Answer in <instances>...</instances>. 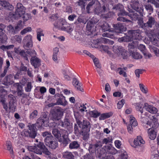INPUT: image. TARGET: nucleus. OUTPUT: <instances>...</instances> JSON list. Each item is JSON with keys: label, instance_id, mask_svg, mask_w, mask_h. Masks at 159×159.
Instances as JSON below:
<instances>
[{"label": "nucleus", "instance_id": "60", "mask_svg": "<svg viewBox=\"0 0 159 159\" xmlns=\"http://www.w3.org/2000/svg\"><path fill=\"white\" fill-rule=\"evenodd\" d=\"M106 11V10L104 11H103L101 13H100L99 14H101V15L102 16V17L103 18H105V19L107 20L108 18H111V13L110 12H108L106 14H104L103 13L105 12Z\"/></svg>", "mask_w": 159, "mask_h": 159}, {"label": "nucleus", "instance_id": "41", "mask_svg": "<svg viewBox=\"0 0 159 159\" xmlns=\"http://www.w3.org/2000/svg\"><path fill=\"white\" fill-rule=\"evenodd\" d=\"M62 130V129L60 130L59 131L57 129H53L52 132V133L56 138L58 139L61 137V135H62L61 133Z\"/></svg>", "mask_w": 159, "mask_h": 159}, {"label": "nucleus", "instance_id": "42", "mask_svg": "<svg viewBox=\"0 0 159 159\" xmlns=\"http://www.w3.org/2000/svg\"><path fill=\"white\" fill-rule=\"evenodd\" d=\"M80 146V144L76 141H73L70 143L69 148L70 149H77Z\"/></svg>", "mask_w": 159, "mask_h": 159}, {"label": "nucleus", "instance_id": "17", "mask_svg": "<svg viewBox=\"0 0 159 159\" xmlns=\"http://www.w3.org/2000/svg\"><path fill=\"white\" fill-rule=\"evenodd\" d=\"M102 147V143L100 141H97V143L94 144H90L89 148V152L92 153H96L98 152V149Z\"/></svg>", "mask_w": 159, "mask_h": 159}, {"label": "nucleus", "instance_id": "25", "mask_svg": "<svg viewBox=\"0 0 159 159\" xmlns=\"http://www.w3.org/2000/svg\"><path fill=\"white\" fill-rule=\"evenodd\" d=\"M138 49L143 53L146 59L150 58L152 57L150 53H147L146 49L145 46L143 44H140L138 47Z\"/></svg>", "mask_w": 159, "mask_h": 159}, {"label": "nucleus", "instance_id": "18", "mask_svg": "<svg viewBox=\"0 0 159 159\" xmlns=\"http://www.w3.org/2000/svg\"><path fill=\"white\" fill-rule=\"evenodd\" d=\"M36 53L34 50H27L25 52V55H24L23 58L25 60L28 61L30 57L34 58L36 57Z\"/></svg>", "mask_w": 159, "mask_h": 159}, {"label": "nucleus", "instance_id": "36", "mask_svg": "<svg viewBox=\"0 0 159 159\" xmlns=\"http://www.w3.org/2000/svg\"><path fill=\"white\" fill-rule=\"evenodd\" d=\"M113 113L112 112L103 113L100 114V116L99 118V120H104L105 119L108 118L113 115Z\"/></svg>", "mask_w": 159, "mask_h": 159}, {"label": "nucleus", "instance_id": "45", "mask_svg": "<svg viewBox=\"0 0 159 159\" xmlns=\"http://www.w3.org/2000/svg\"><path fill=\"white\" fill-rule=\"evenodd\" d=\"M6 146L7 150L10 151L11 157H13L14 156L13 155V151L12 148L11 143L9 141H7L6 143Z\"/></svg>", "mask_w": 159, "mask_h": 159}, {"label": "nucleus", "instance_id": "9", "mask_svg": "<svg viewBox=\"0 0 159 159\" xmlns=\"http://www.w3.org/2000/svg\"><path fill=\"white\" fill-rule=\"evenodd\" d=\"M7 95V91L3 88L0 89V102H1L3 108L7 112H8L7 104L5 103L6 97Z\"/></svg>", "mask_w": 159, "mask_h": 159}, {"label": "nucleus", "instance_id": "13", "mask_svg": "<svg viewBox=\"0 0 159 159\" xmlns=\"http://www.w3.org/2000/svg\"><path fill=\"white\" fill-rule=\"evenodd\" d=\"M128 34L130 41L133 40H139L141 39V36L139 30H129Z\"/></svg>", "mask_w": 159, "mask_h": 159}, {"label": "nucleus", "instance_id": "34", "mask_svg": "<svg viewBox=\"0 0 159 159\" xmlns=\"http://www.w3.org/2000/svg\"><path fill=\"white\" fill-rule=\"evenodd\" d=\"M123 48L120 46L115 45L113 47V51L117 55L120 56Z\"/></svg>", "mask_w": 159, "mask_h": 159}, {"label": "nucleus", "instance_id": "3", "mask_svg": "<svg viewBox=\"0 0 159 159\" xmlns=\"http://www.w3.org/2000/svg\"><path fill=\"white\" fill-rule=\"evenodd\" d=\"M77 122L79 127L81 129V132L83 136L84 139H88L89 137V133L91 127L90 123L86 120H83L82 121L78 120Z\"/></svg>", "mask_w": 159, "mask_h": 159}, {"label": "nucleus", "instance_id": "15", "mask_svg": "<svg viewBox=\"0 0 159 159\" xmlns=\"http://www.w3.org/2000/svg\"><path fill=\"white\" fill-rule=\"evenodd\" d=\"M23 46L25 49L31 48L33 46L32 36L30 34L25 36L23 40Z\"/></svg>", "mask_w": 159, "mask_h": 159}, {"label": "nucleus", "instance_id": "5", "mask_svg": "<svg viewBox=\"0 0 159 159\" xmlns=\"http://www.w3.org/2000/svg\"><path fill=\"white\" fill-rule=\"evenodd\" d=\"M93 6L94 8V11L97 14L101 13L105 10V7L104 5L102 7H101L100 4L98 0L92 1L89 2L86 7L87 12L90 13V7Z\"/></svg>", "mask_w": 159, "mask_h": 159}, {"label": "nucleus", "instance_id": "54", "mask_svg": "<svg viewBox=\"0 0 159 159\" xmlns=\"http://www.w3.org/2000/svg\"><path fill=\"white\" fill-rule=\"evenodd\" d=\"M118 41L120 42H129L130 41V39H129V35H127L126 36H124L119 39Z\"/></svg>", "mask_w": 159, "mask_h": 159}, {"label": "nucleus", "instance_id": "32", "mask_svg": "<svg viewBox=\"0 0 159 159\" xmlns=\"http://www.w3.org/2000/svg\"><path fill=\"white\" fill-rule=\"evenodd\" d=\"M64 22V23L63 24V25L61 28V30L69 32L72 31V29L70 25L67 23L66 20Z\"/></svg>", "mask_w": 159, "mask_h": 159}, {"label": "nucleus", "instance_id": "27", "mask_svg": "<svg viewBox=\"0 0 159 159\" xmlns=\"http://www.w3.org/2000/svg\"><path fill=\"white\" fill-rule=\"evenodd\" d=\"M101 27L104 32L108 31L109 32H113V29L111 28L108 23L106 22H104L103 24L101 25Z\"/></svg>", "mask_w": 159, "mask_h": 159}, {"label": "nucleus", "instance_id": "39", "mask_svg": "<svg viewBox=\"0 0 159 159\" xmlns=\"http://www.w3.org/2000/svg\"><path fill=\"white\" fill-rule=\"evenodd\" d=\"M73 84L75 88H76L77 89L81 91H82L83 89L81 88L80 84L79 83V82L76 78H74L73 79Z\"/></svg>", "mask_w": 159, "mask_h": 159}, {"label": "nucleus", "instance_id": "58", "mask_svg": "<svg viewBox=\"0 0 159 159\" xmlns=\"http://www.w3.org/2000/svg\"><path fill=\"white\" fill-rule=\"evenodd\" d=\"M109 47L106 45H102L100 47V49L102 51H103L109 54H110L111 52L108 50Z\"/></svg>", "mask_w": 159, "mask_h": 159}, {"label": "nucleus", "instance_id": "20", "mask_svg": "<svg viewBox=\"0 0 159 159\" xmlns=\"http://www.w3.org/2000/svg\"><path fill=\"white\" fill-rule=\"evenodd\" d=\"M5 26L3 24H0V40L2 43H5L7 38L6 34L2 32L3 30L4 29Z\"/></svg>", "mask_w": 159, "mask_h": 159}, {"label": "nucleus", "instance_id": "23", "mask_svg": "<svg viewBox=\"0 0 159 159\" xmlns=\"http://www.w3.org/2000/svg\"><path fill=\"white\" fill-rule=\"evenodd\" d=\"M17 91L18 95H20L21 96H22V98L21 99V103L25 105H29V103L27 98L23 96L24 94L23 93L22 90L19 89V87L17 88Z\"/></svg>", "mask_w": 159, "mask_h": 159}, {"label": "nucleus", "instance_id": "12", "mask_svg": "<svg viewBox=\"0 0 159 159\" xmlns=\"http://www.w3.org/2000/svg\"><path fill=\"white\" fill-rule=\"evenodd\" d=\"M52 118L53 120H59L63 116L62 110L59 108H55L52 111Z\"/></svg>", "mask_w": 159, "mask_h": 159}, {"label": "nucleus", "instance_id": "33", "mask_svg": "<svg viewBox=\"0 0 159 159\" xmlns=\"http://www.w3.org/2000/svg\"><path fill=\"white\" fill-rule=\"evenodd\" d=\"M156 23L155 19L154 17L152 16L149 17L148 21L146 23V27L152 28L153 25L155 24Z\"/></svg>", "mask_w": 159, "mask_h": 159}, {"label": "nucleus", "instance_id": "28", "mask_svg": "<svg viewBox=\"0 0 159 159\" xmlns=\"http://www.w3.org/2000/svg\"><path fill=\"white\" fill-rule=\"evenodd\" d=\"M65 21V20L62 18L58 19L57 21L55 22L53 24V25L55 28L61 30V28L63 25V24L64 23V22Z\"/></svg>", "mask_w": 159, "mask_h": 159}, {"label": "nucleus", "instance_id": "53", "mask_svg": "<svg viewBox=\"0 0 159 159\" xmlns=\"http://www.w3.org/2000/svg\"><path fill=\"white\" fill-rule=\"evenodd\" d=\"M138 20L139 25L141 28L145 29L146 27V23H143V19L142 18H139Z\"/></svg>", "mask_w": 159, "mask_h": 159}, {"label": "nucleus", "instance_id": "56", "mask_svg": "<svg viewBox=\"0 0 159 159\" xmlns=\"http://www.w3.org/2000/svg\"><path fill=\"white\" fill-rule=\"evenodd\" d=\"M32 30V29L31 27H28L24 29L20 32V34L23 35L28 33L30 32Z\"/></svg>", "mask_w": 159, "mask_h": 159}, {"label": "nucleus", "instance_id": "19", "mask_svg": "<svg viewBox=\"0 0 159 159\" xmlns=\"http://www.w3.org/2000/svg\"><path fill=\"white\" fill-rule=\"evenodd\" d=\"M13 81V75L9 74L6 76L2 82V84L6 86H9L12 84Z\"/></svg>", "mask_w": 159, "mask_h": 159}, {"label": "nucleus", "instance_id": "31", "mask_svg": "<svg viewBox=\"0 0 159 159\" xmlns=\"http://www.w3.org/2000/svg\"><path fill=\"white\" fill-rule=\"evenodd\" d=\"M134 143L135 146H138L144 144L145 141L141 136H138L137 137L136 139L134 140Z\"/></svg>", "mask_w": 159, "mask_h": 159}, {"label": "nucleus", "instance_id": "52", "mask_svg": "<svg viewBox=\"0 0 159 159\" xmlns=\"http://www.w3.org/2000/svg\"><path fill=\"white\" fill-rule=\"evenodd\" d=\"M129 122L130 125L133 127H134L138 125L137 122L134 117H130Z\"/></svg>", "mask_w": 159, "mask_h": 159}, {"label": "nucleus", "instance_id": "29", "mask_svg": "<svg viewBox=\"0 0 159 159\" xmlns=\"http://www.w3.org/2000/svg\"><path fill=\"white\" fill-rule=\"evenodd\" d=\"M144 107L146 111L152 114H155L157 112V109L155 107L149 105L147 103H144Z\"/></svg>", "mask_w": 159, "mask_h": 159}, {"label": "nucleus", "instance_id": "63", "mask_svg": "<svg viewBox=\"0 0 159 159\" xmlns=\"http://www.w3.org/2000/svg\"><path fill=\"white\" fill-rule=\"evenodd\" d=\"M125 103V100L122 99L121 101L118 102L117 104V107L118 109H121Z\"/></svg>", "mask_w": 159, "mask_h": 159}, {"label": "nucleus", "instance_id": "38", "mask_svg": "<svg viewBox=\"0 0 159 159\" xmlns=\"http://www.w3.org/2000/svg\"><path fill=\"white\" fill-rule=\"evenodd\" d=\"M101 147L98 149V152L96 154L98 157L100 158L104 157L106 155L105 153H106V151L105 149V146L104 148H102Z\"/></svg>", "mask_w": 159, "mask_h": 159}, {"label": "nucleus", "instance_id": "4", "mask_svg": "<svg viewBox=\"0 0 159 159\" xmlns=\"http://www.w3.org/2000/svg\"><path fill=\"white\" fill-rule=\"evenodd\" d=\"M113 9H115L116 11H119L117 15L119 17L117 18V20L120 21L129 23L130 24L133 23V22L124 17V16H126L128 14V12L126 11L124 9L123 6L120 3H118L113 7Z\"/></svg>", "mask_w": 159, "mask_h": 159}, {"label": "nucleus", "instance_id": "40", "mask_svg": "<svg viewBox=\"0 0 159 159\" xmlns=\"http://www.w3.org/2000/svg\"><path fill=\"white\" fill-rule=\"evenodd\" d=\"M70 125V122L68 119L66 118L64 119V121H59L58 125L61 126L66 128Z\"/></svg>", "mask_w": 159, "mask_h": 159}, {"label": "nucleus", "instance_id": "35", "mask_svg": "<svg viewBox=\"0 0 159 159\" xmlns=\"http://www.w3.org/2000/svg\"><path fill=\"white\" fill-rule=\"evenodd\" d=\"M62 157L66 159H74V156L70 152L66 151L62 153Z\"/></svg>", "mask_w": 159, "mask_h": 159}, {"label": "nucleus", "instance_id": "14", "mask_svg": "<svg viewBox=\"0 0 159 159\" xmlns=\"http://www.w3.org/2000/svg\"><path fill=\"white\" fill-rule=\"evenodd\" d=\"M8 99L9 100V112H14L15 111L16 108V105L15 103L16 99L13 95H9L8 96Z\"/></svg>", "mask_w": 159, "mask_h": 159}, {"label": "nucleus", "instance_id": "61", "mask_svg": "<svg viewBox=\"0 0 159 159\" xmlns=\"http://www.w3.org/2000/svg\"><path fill=\"white\" fill-rule=\"evenodd\" d=\"M41 36H44V34L43 33V31H38L37 32V38L39 41H41Z\"/></svg>", "mask_w": 159, "mask_h": 159}, {"label": "nucleus", "instance_id": "30", "mask_svg": "<svg viewBox=\"0 0 159 159\" xmlns=\"http://www.w3.org/2000/svg\"><path fill=\"white\" fill-rule=\"evenodd\" d=\"M44 145L43 143L40 142L36 146L34 153L37 154H41L43 152V149L42 147H44Z\"/></svg>", "mask_w": 159, "mask_h": 159}, {"label": "nucleus", "instance_id": "62", "mask_svg": "<svg viewBox=\"0 0 159 159\" xmlns=\"http://www.w3.org/2000/svg\"><path fill=\"white\" fill-rule=\"evenodd\" d=\"M151 42L154 45L159 47V39L153 38Z\"/></svg>", "mask_w": 159, "mask_h": 159}, {"label": "nucleus", "instance_id": "43", "mask_svg": "<svg viewBox=\"0 0 159 159\" xmlns=\"http://www.w3.org/2000/svg\"><path fill=\"white\" fill-rule=\"evenodd\" d=\"M14 50L15 53L19 54L21 57L24 58V55H25V52L24 50H21L19 47L15 48Z\"/></svg>", "mask_w": 159, "mask_h": 159}, {"label": "nucleus", "instance_id": "57", "mask_svg": "<svg viewBox=\"0 0 159 159\" xmlns=\"http://www.w3.org/2000/svg\"><path fill=\"white\" fill-rule=\"evenodd\" d=\"M91 115L92 117L96 118L100 115V113L97 111H93L91 112Z\"/></svg>", "mask_w": 159, "mask_h": 159}, {"label": "nucleus", "instance_id": "47", "mask_svg": "<svg viewBox=\"0 0 159 159\" xmlns=\"http://www.w3.org/2000/svg\"><path fill=\"white\" fill-rule=\"evenodd\" d=\"M127 69V67H124L123 68L119 67L117 68V70L119 71L120 70V71L119 72V75H123L124 77H126L127 76L126 73L123 70H126Z\"/></svg>", "mask_w": 159, "mask_h": 159}, {"label": "nucleus", "instance_id": "10", "mask_svg": "<svg viewBox=\"0 0 159 159\" xmlns=\"http://www.w3.org/2000/svg\"><path fill=\"white\" fill-rule=\"evenodd\" d=\"M17 8L16 10L15 14L13 15L16 18L20 17L22 16L25 12V8L23 5L20 3L17 4Z\"/></svg>", "mask_w": 159, "mask_h": 159}, {"label": "nucleus", "instance_id": "6", "mask_svg": "<svg viewBox=\"0 0 159 159\" xmlns=\"http://www.w3.org/2000/svg\"><path fill=\"white\" fill-rule=\"evenodd\" d=\"M46 145L52 149H55L58 146L57 141L52 135L46 137L44 139Z\"/></svg>", "mask_w": 159, "mask_h": 159}, {"label": "nucleus", "instance_id": "8", "mask_svg": "<svg viewBox=\"0 0 159 159\" xmlns=\"http://www.w3.org/2000/svg\"><path fill=\"white\" fill-rule=\"evenodd\" d=\"M128 48L129 52L132 56L133 58L138 59L142 58V55L136 52L137 48L135 46H134L133 43H129L128 45Z\"/></svg>", "mask_w": 159, "mask_h": 159}, {"label": "nucleus", "instance_id": "51", "mask_svg": "<svg viewBox=\"0 0 159 159\" xmlns=\"http://www.w3.org/2000/svg\"><path fill=\"white\" fill-rule=\"evenodd\" d=\"M93 26L94 24L92 21L89 20L87 22L86 25V28L87 30L91 31Z\"/></svg>", "mask_w": 159, "mask_h": 159}, {"label": "nucleus", "instance_id": "22", "mask_svg": "<svg viewBox=\"0 0 159 159\" xmlns=\"http://www.w3.org/2000/svg\"><path fill=\"white\" fill-rule=\"evenodd\" d=\"M0 9H4L9 10H11L13 9V7L9 2L6 1H0Z\"/></svg>", "mask_w": 159, "mask_h": 159}, {"label": "nucleus", "instance_id": "50", "mask_svg": "<svg viewBox=\"0 0 159 159\" xmlns=\"http://www.w3.org/2000/svg\"><path fill=\"white\" fill-rule=\"evenodd\" d=\"M146 10L150 14L153 11V8L152 6L150 4H148L144 5Z\"/></svg>", "mask_w": 159, "mask_h": 159}, {"label": "nucleus", "instance_id": "55", "mask_svg": "<svg viewBox=\"0 0 159 159\" xmlns=\"http://www.w3.org/2000/svg\"><path fill=\"white\" fill-rule=\"evenodd\" d=\"M86 1V0H79L77 2L78 5L81 7L82 10L85 9Z\"/></svg>", "mask_w": 159, "mask_h": 159}, {"label": "nucleus", "instance_id": "24", "mask_svg": "<svg viewBox=\"0 0 159 159\" xmlns=\"http://www.w3.org/2000/svg\"><path fill=\"white\" fill-rule=\"evenodd\" d=\"M30 61L31 64L35 68H38L41 65V60L37 57L31 58Z\"/></svg>", "mask_w": 159, "mask_h": 159}, {"label": "nucleus", "instance_id": "11", "mask_svg": "<svg viewBox=\"0 0 159 159\" xmlns=\"http://www.w3.org/2000/svg\"><path fill=\"white\" fill-rule=\"evenodd\" d=\"M61 133L62 138L61 137L59 138L58 139V140L64 147H66L69 143L70 140L68 138V134L66 130L65 129H62Z\"/></svg>", "mask_w": 159, "mask_h": 159}, {"label": "nucleus", "instance_id": "37", "mask_svg": "<svg viewBox=\"0 0 159 159\" xmlns=\"http://www.w3.org/2000/svg\"><path fill=\"white\" fill-rule=\"evenodd\" d=\"M67 103L65 97L63 96H61L57 101V103L58 105L65 106L67 104Z\"/></svg>", "mask_w": 159, "mask_h": 159}, {"label": "nucleus", "instance_id": "59", "mask_svg": "<svg viewBox=\"0 0 159 159\" xmlns=\"http://www.w3.org/2000/svg\"><path fill=\"white\" fill-rule=\"evenodd\" d=\"M38 112L37 110H34L32 112L30 116V119H33L36 117L38 115Z\"/></svg>", "mask_w": 159, "mask_h": 159}, {"label": "nucleus", "instance_id": "48", "mask_svg": "<svg viewBox=\"0 0 159 159\" xmlns=\"http://www.w3.org/2000/svg\"><path fill=\"white\" fill-rule=\"evenodd\" d=\"M119 153H120V159H128V156L124 150H121Z\"/></svg>", "mask_w": 159, "mask_h": 159}, {"label": "nucleus", "instance_id": "21", "mask_svg": "<svg viewBox=\"0 0 159 159\" xmlns=\"http://www.w3.org/2000/svg\"><path fill=\"white\" fill-rule=\"evenodd\" d=\"M127 10L129 11V13L128 12L127 16H128L131 20L136 21L139 19V15L137 13L133 11L132 9L128 7Z\"/></svg>", "mask_w": 159, "mask_h": 159}, {"label": "nucleus", "instance_id": "1", "mask_svg": "<svg viewBox=\"0 0 159 159\" xmlns=\"http://www.w3.org/2000/svg\"><path fill=\"white\" fill-rule=\"evenodd\" d=\"M48 123L47 115L41 116L38 119L35 124L29 123L27 126L28 130L24 129L22 132V135L25 137L34 138L37 135L36 127L41 128L43 126L46 127Z\"/></svg>", "mask_w": 159, "mask_h": 159}, {"label": "nucleus", "instance_id": "7", "mask_svg": "<svg viewBox=\"0 0 159 159\" xmlns=\"http://www.w3.org/2000/svg\"><path fill=\"white\" fill-rule=\"evenodd\" d=\"M130 5L134 10L139 13L140 16H143V7L142 4L139 3L138 0H132Z\"/></svg>", "mask_w": 159, "mask_h": 159}, {"label": "nucleus", "instance_id": "2", "mask_svg": "<svg viewBox=\"0 0 159 159\" xmlns=\"http://www.w3.org/2000/svg\"><path fill=\"white\" fill-rule=\"evenodd\" d=\"M150 120L147 121L146 117L141 116V121L146 128H150L148 129V133L149 138L151 140H154L156 137V133L154 130L155 127L157 124V119L155 115L152 116Z\"/></svg>", "mask_w": 159, "mask_h": 159}, {"label": "nucleus", "instance_id": "16", "mask_svg": "<svg viewBox=\"0 0 159 159\" xmlns=\"http://www.w3.org/2000/svg\"><path fill=\"white\" fill-rule=\"evenodd\" d=\"M113 29V32L118 33H122L126 30V28L125 27L122 23H118L116 24H112Z\"/></svg>", "mask_w": 159, "mask_h": 159}, {"label": "nucleus", "instance_id": "44", "mask_svg": "<svg viewBox=\"0 0 159 159\" xmlns=\"http://www.w3.org/2000/svg\"><path fill=\"white\" fill-rule=\"evenodd\" d=\"M89 56L93 60V61L95 66L97 67L98 68H100L101 66L99 63L98 59L96 58L91 53L90 55Z\"/></svg>", "mask_w": 159, "mask_h": 159}, {"label": "nucleus", "instance_id": "64", "mask_svg": "<svg viewBox=\"0 0 159 159\" xmlns=\"http://www.w3.org/2000/svg\"><path fill=\"white\" fill-rule=\"evenodd\" d=\"M32 88L31 84L30 82H28L27 84L26 87H25V91L26 92H30Z\"/></svg>", "mask_w": 159, "mask_h": 159}, {"label": "nucleus", "instance_id": "49", "mask_svg": "<svg viewBox=\"0 0 159 159\" xmlns=\"http://www.w3.org/2000/svg\"><path fill=\"white\" fill-rule=\"evenodd\" d=\"M23 22H25L31 19L32 16L30 14L24 13L22 16Z\"/></svg>", "mask_w": 159, "mask_h": 159}, {"label": "nucleus", "instance_id": "46", "mask_svg": "<svg viewBox=\"0 0 159 159\" xmlns=\"http://www.w3.org/2000/svg\"><path fill=\"white\" fill-rule=\"evenodd\" d=\"M136 108L137 111H140L141 113V115H142L143 113V104L141 102H138L136 104ZM141 116H142L143 117H144V116H143L141 115ZM141 116H140L141 117Z\"/></svg>", "mask_w": 159, "mask_h": 159}, {"label": "nucleus", "instance_id": "26", "mask_svg": "<svg viewBox=\"0 0 159 159\" xmlns=\"http://www.w3.org/2000/svg\"><path fill=\"white\" fill-rule=\"evenodd\" d=\"M105 149L106 151V153L112 155L116 154L117 152V150L112 146L111 144L105 146Z\"/></svg>", "mask_w": 159, "mask_h": 159}]
</instances>
